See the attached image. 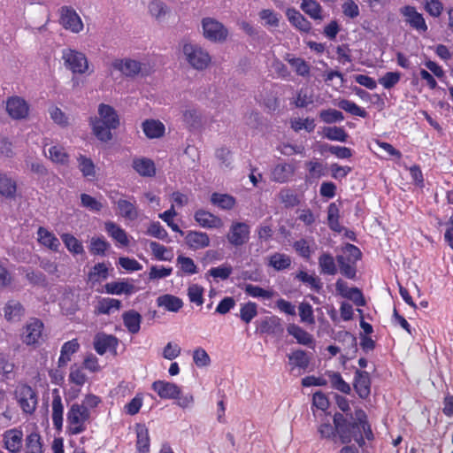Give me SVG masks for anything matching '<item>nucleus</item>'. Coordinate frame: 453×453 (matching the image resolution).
Wrapping results in <instances>:
<instances>
[{
  "instance_id": "a211bd4d",
  "label": "nucleus",
  "mask_w": 453,
  "mask_h": 453,
  "mask_svg": "<svg viewBox=\"0 0 453 453\" xmlns=\"http://www.w3.org/2000/svg\"><path fill=\"white\" fill-rule=\"evenodd\" d=\"M151 388L162 399H173L180 395V388L170 381L166 380H156L152 383Z\"/></svg>"
},
{
  "instance_id": "473e14b6",
  "label": "nucleus",
  "mask_w": 453,
  "mask_h": 453,
  "mask_svg": "<svg viewBox=\"0 0 453 453\" xmlns=\"http://www.w3.org/2000/svg\"><path fill=\"white\" fill-rule=\"evenodd\" d=\"M165 125L155 119H147L142 123V131L150 139L159 138L165 134Z\"/></svg>"
},
{
  "instance_id": "603ef678",
  "label": "nucleus",
  "mask_w": 453,
  "mask_h": 453,
  "mask_svg": "<svg viewBox=\"0 0 453 453\" xmlns=\"http://www.w3.org/2000/svg\"><path fill=\"white\" fill-rule=\"evenodd\" d=\"M61 240L69 252L73 255H82L84 247L80 240L71 234H61Z\"/></svg>"
},
{
  "instance_id": "f704fd0d",
  "label": "nucleus",
  "mask_w": 453,
  "mask_h": 453,
  "mask_svg": "<svg viewBox=\"0 0 453 453\" xmlns=\"http://www.w3.org/2000/svg\"><path fill=\"white\" fill-rule=\"evenodd\" d=\"M319 267L321 274L335 275L337 273L335 259L329 252H323L319 256Z\"/></svg>"
},
{
  "instance_id": "7c9ffc66",
  "label": "nucleus",
  "mask_w": 453,
  "mask_h": 453,
  "mask_svg": "<svg viewBox=\"0 0 453 453\" xmlns=\"http://www.w3.org/2000/svg\"><path fill=\"white\" fill-rule=\"evenodd\" d=\"M288 334L292 335L299 344L308 347L314 346V339L311 334L296 324H290L287 327Z\"/></svg>"
},
{
  "instance_id": "a19ab883",
  "label": "nucleus",
  "mask_w": 453,
  "mask_h": 453,
  "mask_svg": "<svg viewBox=\"0 0 453 453\" xmlns=\"http://www.w3.org/2000/svg\"><path fill=\"white\" fill-rule=\"evenodd\" d=\"M285 60L291 65L297 75L302 77H308L310 75L311 66L304 59L287 54Z\"/></svg>"
},
{
  "instance_id": "c85d7f7f",
  "label": "nucleus",
  "mask_w": 453,
  "mask_h": 453,
  "mask_svg": "<svg viewBox=\"0 0 453 453\" xmlns=\"http://www.w3.org/2000/svg\"><path fill=\"white\" fill-rule=\"evenodd\" d=\"M105 293L109 295L120 296L122 294L130 296L135 292V287L134 284L128 282L126 280L120 281H111L104 285Z\"/></svg>"
},
{
  "instance_id": "de8ad7c7",
  "label": "nucleus",
  "mask_w": 453,
  "mask_h": 453,
  "mask_svg": "<svg viewBox=\"0 0 453 453\" xmlns=\"http://www.w3.org/2000/svg\"><path fill=\"white\" fill-rule=\"evenodd\" d=\"M326 375L329 378L331 387L343 394L349 395L351 392L350 385L346 382L340 372L327 371Z\"/></svg>"
},
{
  "instance_id": "6e6d98bb",
  "label": "nucleus",
  "mask_w": 453,
  "mask_h": 453,
  "mask_svg": "<svg viewBox=\"0 0 453 453\" xmlns=\"http://www.w3.org/2000/svg\"><path fill=\"white\" fill-rule=\"evenodd\" d=\"M176 263L183 274L193 275L198 273L197 266L191 257L179 255Z\"/></svg>"
},
{
  "instance_id": "864d4df0",
  "label": "nucleus",
  "mask_w": 453,
  "mask_h": 453,
  "mask_svg": "<svg viewBox=\"0 0 453 453\" xmlns=\"http://www.w3.org/2000/svg\"><path fill=\"white\" fill-rule=\"evenodd\" d=\"M49 158L57 164L67 165L69 162V155L61 145H53L48 150Z\"/></svg>"
},
{
  "instance_id": "79ce46f5",
  "label": "nucleus",
  "mask_w": 453,
  "mask_h": 453,
  "mask_svg": "<svg viewBox=\"0 0 453 453\" xmlns=\"http://www.w3.org/2000/svg\"><path fill=\"white\" fill-rule=\"evenodd\" d=\"M336 261L340 268V273L349 280H354L357 276V263L345 258V255L336 256Z\"/></svg>"
},
{
  "instance_id": "2eb2a0df",
  "label": "nucleus",
  "mask_w": 453,
  "mask_h": 453,
  "mask_svg": "<svg viewBox=\"0 0 453 453\" xmlns=\"http://www.w3.org/2000/svg\"><path fill=\"white\" fill-rule=\"evenodd\" d=\"M336 292L342 297L351 300L357 306L365 304L363 294L358 288L349 287L348 283L342 279H338L335 282Z\"/></svg>"
},
{
  "instance_id": "052dcab7",
  "label": "nucleus",
  "mask_w": 453,
  "mask_h": 453,
  "mask_svg": "<svg viewBox=\"0 0 453 453\" xmlns=\"http://www.w3.org/2000/svg\"><path fill=\"white\" fill-rule=\"evenodd\" d=\"M246 295L254 298H263L265 300L271 299L273 296V292L271 290L264 289L263 288L253 285L246 284L243 288Z\"/></svg>"
},
{
  "instance_id": "bf43d9fd",
  "label": "nucleus",
  "mask_w": 453,
  "mask_h": 453,
  "mask_svg": "<svg viewBox=\"0 0 453 453\" xmlns=\"http://www.w3.org/2000/svg\"><path fill=\"white\" fill-rule=\"evenodd\" d=\"M110 248V243L104 237H92L88 247L92 255L105 256L106 250Z\"/></svg>"
},
{
  "instance_id": "7ed1b4c3",
  "label": "nucleus",
  "mask_w": 453,
  "mask_h": 453,
  "mask_svg": "<svg viewBox=\"0 0 453 453\" xmlns=\"http://www.w3.org/2000/svg\"><path fill=\"white\" fill-rule=\"evenodd\" d=\"M92 416L79 403H73L67 410L66 430L70 436L84 433L90 423Z\"/></svg>"
},
{
  "instance_id": "58836bf2",
  "label": "nucleus",
  "mask_w": 453,
  "mask_h": 453,
  "mask_svg": "<svg viewBox=\"0 0 453 453\" xmlns=\"http://www.w3.org/2000/svg\"><path fill=\"white\" fill-rule=\"evenodd\" d=\"M38 241L43 246L57 251L60 246L59 240L55 234L43 226H40L37 231Z\"/></svg>"
},
{
  "instance_id": "5701e85b",
  "label": "nucleus",
  "mask_w": 453,
  "mask_h": 453,
  "mask_svg": "<svg viewBox=\"0 0 453 453\" xmlns=\"http://www.w3.org/2000/svg\"><path fill=\"white\" fill-rule=\"evenodd\" d=\"M4 319L9 322H19L25 315V308L20 302L11 299L3 308Z\"/></svg>"
},
{
  "instance_id": "a18cd8bd",
  "label": "nucleus",
  "mask_w": 453,
  "mask_h": 453,
  "mask_svg": "<svg viewBox=\"0 0 453 453\" xmlns=\"http://www.w3.org/2000/svg\"><path fill=\"white\" fill-rule=\"evenodd\" d=\"M211 203L221 210H232L236 200L231 195L214 192L211 196Z\"/></svg>"
},
{
  "instance_id": "680f3d73",
  "label": "nucleus",
  "mask_w": 453,
  "mask_h": 453,
  "mask_svg": "<svg viewBox=\"0 0 453 453\" xmlns=\"http://www.w3.org/2000/svg\"><path fill=\"white\" fill-rule=\"evenodd\" d=\"M318 432L322 439L331 440L334 442L337 441L336 426L334 422L333 424L329 420L321 422L318 427Z\"/></svg>"
},
{
  "instance_id": "5fc2aeb1",
  "label": "nucleus",
  "mask_w": 453,
  "mask_h": 453,
  "mask_svg": "<svg viewBox=\"0 0 453 453\" xmlns=\"http://www.w3.org/2000/svg\"><path fill=\"white\" fill-rule=\"evenodd\" d=\"M340 219V210L338 206L332 203L328 205L327 208V223L328 226L331 230L334 232L341 233L342 232V226L339 221Z\"/></svg>"
},
{
  "instance_id": "f03ea898",
  "label": "nucleus",
  "mask_w": 453,
  "mask_h": 453,
  "mask_svg": "<svg viewBox=\"0 0 453 453\" xmlns=\"http://www.w3.org/2000/svg\"><path fill=\"white\" fill-rule=\"evenodd\" d=\"M119 117L116 110L105 104L98 105V117L90 118L94 135L101 142H109L112 139L111 130L119 126Z\"/></svg>"
},
{
  "instance_id": "49530a36",
  "label": "nucleus",
  "mask_w": 453,
  "mask_h": 453,
  "mask_svg": "<svg viewBox=\"0 0 453 453\" xmlns=\"http://www.w3.org/2000/svg\"><path fill=\"white\" fill-rule=\"evenodd\" d=\"M322 135L329 141H335L340 142H347L349 137L345 129L342 127H324Z\"/></svg>"
},
{
  "instance_id": "2f4dec72",
  "label": "nucleus",
  "mask_w": 453,
  "mask_h": 453,
  "mask_svg": "<svg viewBox=\"0 0 453 453\" xmlns=\"http://www.w3.org/2000/svg\"><path fill=\"white\" fill-rule=\"evenodd\" d=\"M157 304L168 311L177 312L182 308L183 302L178 296L165 294L157 298Z\"/></svg>"
},
{
  "instance_id": "13d9d810",
  "label": "nucleus",
  "mask_w": 453,
  "mask_h": 453,
  "mask_svg": "<svg viewBox=\"0 0 453 453\" xmlns=\"http://www.w3.org/2000/svg\"><path fill=\"white\" fill-rule=\"evenodd\" d=\"M257 315V304L254 302H248L241 305L239 317L245 324H250Z\"/></svg>"
},
{
  "instance_id": "e2e57ef3",
  "label": "nucleus",
  "mask_w": 453,
  "mask_h": 453,
  "mask_svg": "<svg viewBox=\"0 0 453 453\" xmlns=\"http://www.w3.org/2000/svg\"><path fill=\"white\" fill-rule=\"evenodd\" d=\"M338 106L351 115L361 118H365L367 116L366 111L352 101L342 99L338 103Z\"/></svg>"
},
{
  "instance_id": "f257e3e1",
  "label": "nucleus",
  "mask_w": 453,
  "mask_h": 453,
  "mask_svg": "<svg viewBox=\"0 0 453 453\" xmlns=\"http://www.w3.org/2000/svg\"><path fill=\"white\" fill-rule=\"evenodd\" d=\"M357 421H352V414L349 413V418L341 412H335L333 421L336 426L337 441L342 444H348L354 440L359 447L365 444V438L368 441L373 440V434L367 417L363 410H357L355 412Z\"/></svg>"
},
{
  "instance_id": "20e7f679",
  "label": "nucleus",
  "mask_w": 453,
  "mask_h": 453,
  "mask_svg": "<svg viewBox=\"0 0 453 453\" xmlns=\"http://www.w3.org/2000/svg\"><path fill=\"white\" fill-rule=\"evenodd\" d=\"M15 399L25 414L35 413L38 405V394L27 384L18 385L14 391Z\"/></svg>"
},
{
  "instance_id": "3c124183",
  "label": "nucleus",
  "mask_w": 453,
  "mask_h": 453,
  "mask_svg": "<svg viewBox=\"0 0 453 453\" xmlns=\"http://www.w3.org/2000/svg\"><path fill=\"white\" fill-rule=\"evenodd\" d=\"M136 449L139 453H149L150 452V436L149 431L144 426H137L136 429Z\"/></svg>"
},
{
  "instance_id": "8fccbe9b",
  "label": "nucleus",
  "mask_w": 453,
  "mask_h": 453,
  "mask_svg": "<svg viewBox=\"0 0 453 453\" xmlns=\"http://www.w3.org/2000/svg\"><path fill=\"white\" fill-rule=\"evenodd\" d=\"M296 279L304 284H307L311 290L317 293H319L323 288V283L320 278L316 275L309 274L305 271L298 272L296 275Z\"/></svg>"
},
{
  "instance_id": "c756f323",
  "label": "nucleus",
  "mask_w": 453,
  "mask_h": 453,
  "mask_svg": "<svg viewBox=\"0 0 453 453\" xmlns=\"http://www.w3.org/2000/svg\"><path fill=\"white\" fill-rule=\"evenodd\" d=\"M122 320L125 327L131 334H136L141 329L142 316L134 311L129 310L122 314Z\"/></svg>"
},
{
  "instance_id": "e433bc0d",
  "label": "nucleus",
  "mask_w": 453,
  "mask_h": 453,
  "mask_svg": "<svg viewBox=\"0 0 453 453\" xmlns=\"http://www.w3.org/2000/svg\"><path fill=\"white\" fill-rule=\"evenodd\" d=\"M292 259L290 256L275 252L269 256L267 265L273 267L275 271H284L291 266Z\"/></svg>"
},
{
  "instance_id": "f3484780",
  "label": "nucleus",
  "mask_w": 453,
  "mask_h": 453,
  "mask_svg": "<svg viewBox=\"0 0 453 453\" xmlns=\"http://www.w3.org/2000/svg\"><path fill=\"white\" fill-rule=\"evenodd\" d=\"M4 447L10 453H19L22 449L23 432L18 428L6 430L3 434Z\"/></svg>"
},
{
  "instance_id": "ea45409f",
  "label": "nucleus",
  "mask_w": 453,
  "mask_h": 453,
  "mask_svg": "<svg viewBox=\"0 0 453 453\" xmlns=\"http://www.w3.org/2000/svg\"><path fill=\"white\" fill-rule=\"evenodd\" d=\"M293 249L302 258L309 260L314 252L315 242L313 240L309 241L305 238H301L294 242Z\"/></svg>"
},
{
  "instance_id": "f8f14e48",
  "label": "nucleus",
  "mask_w": 453,
  "mask_h": 453,
  "mask_svg": "<svg viewBox=\"0 0 453 453\" xmlns=\"http://www.w3.org/2000/svg\"><path fill=\"white\" fill-rule=\"evenodd\" d=\"M94 349L99 355H104L107 351L116 354L119 345V339L111 334L99 333L94 338Z\"/></svg>"
},
{
  "instance_id": "0eeeda50",
  "label": "nucleus",
  "mask_w": 453,
  "mask_h": 453,
  "mask_svg": "<svg viewBox=\"0 0 453 453\" xmlns=\"http://www.w3.org/2000/svg\"><path fill=\"white\" fill-rule=\"evenodd\" d=\"M202 27L203 36L213 42H224L228 35V30L225 26L212 18H203Z\"/></svg>"
},
{
  "instance_id": "37998d69",
  "label": "nucleus",
  "mask_w": 453,
  "mask_h": 453,
  "mask_svg": "<svg viewBox=\"0 0 453 453\" xmlns=\"http://www.w3.org/2000/svg\"><path fill=\"white\" fill-rule=\"evenodd\" d=\"M17 183L8 174L0 173V195L6 198L15 196Z\"/></svg>"
},
{
  "instance_id": "412c9836",
  "label": "nucleus",
  "mask_w": 453,
  "mask_h": 453,
  "mask_svg": "<svg viewBox=\"0 0 453 453\" xmlns=\"http://www.w3.org/2000/svg\"><path fill=\"white\" fill-rule=\"evenodd\" d=\"M194 219L203 228H219L223 226V221L219 217L203 209H199L195 212Z\"/></svg>"
},
{
  "instance_id": "423d86ee",
  "label": "nucleus",
  "mask_w": 453,
  "mask_h": 453,
  "mask_svg": "<svg viewBox=\"0 0 453 453\" xmlns=\"http://www.w3.org/2000/svg\"><path fill=\"white\" fill-rule=\"evenodd\" d=\"M183 53L187 61L196 70H203L211 63L209 53L197 44H184Z\"/></svg>"
},
{
  "instance_id": "bb28decb",
  "label": "nucleus",
  "mask_w": 453,
  "mask_h": 453,
  "mask_svg": "<svg viewBox=\"0 0 453 453\" xmlns=\"http://www.w3.org/2000/svg\"><path fill=\"white\" fill-rule=\"evenodd\" d=\"M287 18L290 24L296 29L309 33L311 29V23L295 8H288L286 12Z\"/></svg>"
},
{
  "instance_id": "c9c22d12",
  "label": "nucleus",
  "mask_w": 453,
  "mask_h": 453,
  "mask_svg": "<svg viewBox=\"0 0 453 453\" xmlns=\"http://www.w3.org/2000/svg\"><path fill=\"white\" fill-rule=\"evenodd\" d=\"M80 349V344L77 339H73L65 342L60 350L58 357V366H65L70 360L72 356L76 353Z\"/></svg>"
},
{
  "instance_id": "dca6fc26",
  "label": "nucleus",
  "mask_w": 453,
  "mask_h": 453,
  "mask_svg": "<svg viewBox=\"0 0 453 453\" xmlns=\"http://www.w3.org/2000/svg\"><path fill=\"white\" fill-rule=\"evenodd\" d=\"M6 111L13 119H23L28 115L29 106L19 96H11L6 101Z\"/></svg>"
},
{
  "instance_id": "4468645a",
  "label": "nucleus",
  "mask_w": 453,
  "mask_h": 453,
  "mask_svg": "<svg viewBox=\"0 0 453 453\" xmlns=\"http://www.w3.org/2000/svg\"><path fill=\"white\" fill-rule=\"evenodd\" d=\"M401 13L405 17V21L411 27L419 33L427 31V25L423 15L417 12L414 6L406 5L401 8Z\"/></svg>"
},
{
  "instance_id": "0e129e2a",
  "label": "nucleus",
  "mask_w": 453,
  "mask_h": 453,
  "mask_svg": "<svg viewBox=\"0 0 453 453\" xmlns=\"http://www.w3.org/2000/svg\"><path fill=\"white\" fill-rule=\"evenodd\" d=\"M291 128L296 131L299 132L303 129L307 131L308 133L312 132L315 129L316 124L315 120L311 118L306 119H301V118H295L292 119L290 121Z\"/></svg>"
},
{
  "instance_id": "69168bd1",
  "label": "nucleus",
  "mask_w": 453,
  "mask_h": 453,
  "mask_svg": "<svg viewBox=\"0 0 453 453\" xmlns=\"http://www.w3.org/2000/svg\"><path fill=\"white\" fill-rule=\"evenodd\" d=\"M78 167L84 177H94L96 174L95 165L93 161L83 155L77 157Z\"/></svg>"
},
{
  "instance_id": "ddd939ff",
  "label": "nucleus",
  "mask_w": 453,
  "mask_h": 453,
  "mask_svg": "<svg viewBox=\"0 0 453 453\" xmlns=\"http://www.w3.org/2000/svg\"><path fill=\"white\" fill-rule=\"evenodd\" d=\"M296 170L294 163L280 162L273 167L271 180L277 183H287L293 179Z\"/></svg>"
},
{
  "instance_id": "4be33fe9",
  "label": "nucleus",
  "mask_w": 453,
  "mask_h": 453,
  "mask_svg": "<svg viewBox=\"0 0 453 453\" xmlns=\"http://www.w3.org/2000/svg\"><path fill=\"white\" fill-rule=\"evenodd\" d=\"M115 204L120 217L129 220H134L138 218L139 212L134 197L132 196V201L119 198L115 202Z\"/></svg>"
},
{
  "instance_id": "a878e982",
  "label": "nucleus",
  "mask_w": 453,
  "mask_h": 453,
  "mask_svg": "<svg viewBox=\"0 0 453 453\" xmlns=\"http://www.w3.org/2000/svg\"><path fill=\"white\" fill-rule=\"evenodd\" d=\"M121 302L118 299L111 297H100L95 306V314L96 315H111L119 311Z\"/></svg>"
},
{
  "instance_id": "c03bdc74",
  "label": "nucleus",
  "mask_w": 453,
  "mask_h": 453,
  "mask_svg": "<svg viewBox=\"0 0 453 453\" xmlns=\"http://www.w3.org/2000/svg\"><path fill=\"white\" fill-rule=\"evenodd\" d=\"M300 7L311 19L319 21L323 19L322 8L316 0H302Z\"/></svg>"
},
{
  "instance_id": "72a5a7b5",
  "label": "nucleus",
  "mask_w": 453,
  "mask_h": 453,
  "mask_svg": "<svg viewBox=\"0 0 453 453\" xmlns=\"http://www.w3.org/2000/svg\"><path fill=\"white\" fill-rule=\"evenodd\" d=\"M107 234L121 246L126 247L129 244V239L126 231L114 222L105 223Z\"/></svg>"
},
{
  "instance_id": "b1692460",
  "label": "nucleus",
  "mask_w": 453,
  "mask_h": 453,
  "mask_svg": "<svg viewBox=\"0 0 453 453\" xmlns=\"http://www.w3.org/2000/svg\"><path fill=\"white\" fill-rule=\"evenodd\" d=\"M186 244L194 250H201L210 245V237L204 232L188 231L185 235Z\"/></svg>"
},
{
  "instance_id": "1a4fd4ad",
  "label": "nucleus",
  "mask_w": 453,
  "mask_h": 453,
  "mask_svg": "<svg viewBox=\"0 0 453 453\" xmlns=\"http://www.w3.org/2000/svg\"><path fill=\"white\" fill-rule=\"evenodd\" d=\"M44 325L39 319H30L23 328L21 334L22 342L27 345H35L39 343L42 335Z\"/></svg>"
},
{
  "instance_id": "aec40b11",
  "label": "nucleus",
  "mask_w": 453,
  "mask_h": 453,
  "mask_svg": "<svg viewBox=\"0 0 453 453\" xmlns=\"http://www.w3.org/2000/svg\"><path fill=\"white\" fill-rule=\"evenodd\" d=\"M354 389L362 399H366L371 394V378L367 372L357 370L354 374Z\"/></svg>"
},
{
  "instance_id": "6e6552de",
  "label": "nucleus",
  "mask_w": 453,
  "mask_h": 453,
  "mask_svg": "<svg viewBox=\"0 0 453 453\" xmlns=\"http://www.w3.org/2000/svg\"><path fill=\"white\" fill-rule=\"evenodd\" d=\"M250 237V226L246 222L233 221L229 226L226 239L233 247L239 248L246 244Z\"/></svg>"
},
{
  "instance_id": "774afa93",
  "label": "nucleus",
  "mask_w": 453,
  "mask_h": 453,
  "mask_svg": "<svg viewBox=\"0 0 453 453\" xmlns=\"http://www.w3.org/2000/svg\"><path fill=\"white\" fill-rule=\"evenodd\" d=\"M27 453H43L41 436L32 433L26 438Z\"/></svg>"
},
{
  "instance_id": "338daca9",
  "label": "nucleus",
  "mask_w": 453,
  "mask_h": 453,
  "mask_svg": "<svg viewBox=\"0 0 453 453\" xmlns=\"http://www.w3.org/2000/svg\"><path fill=\"white\" fill-rule=\"evenodd\" d=\"M319 118L326 124L338 123L344 119L342 112L335 109L322 110Z\"/></svg>"
},
{
  "instance_id": "9b49d317",
  "label": "nucleus",
  "mask_w": 453,
  "mask_h": 453,
  "mask_svg": "<svg viewBox=\"0 0 453 453\" xmlns=\"http://www.w3.org/2000/svg\"><path fill=\"white\" fill-rule=\"evenodd\" d=\"M60 23L73 33H80L83 29V23L77 12L71 7L63 6L60 10Z\"/></svg>"
},
{
  "instance_id": "6ab92c4d",
  "label": "nucleus",
  "mask_w": 453,
  "mask_h": 453,
  "mask_svg": "<svg viewBox=\"0 0 453 453\" xmlns=\"http://www.w3.org/2000/svg\"><path fill=\"white\" fill-rule=\"evenodd\" d=\"M111 66L126 77H134L142 71L141 62L131 58L115 59Z\"/></svg>"
},
{
  "instance_id": "4c0bfd02",
  "label": "nucleus",
  "mask_w": 453,
  "mask_h": 453,
  "mask_svg": "<svg viewBox=\"0 0 453 453\" xmlns=\"http://www.w3.org/2000/svg\"><path fill=\"white\" fill-rule=\"evenodd\" d=\"M148 12L157 21H163L170 12V9L162 0H151L148 4Z\"/></svg>"
},
{
  "instance_id": "393cba45",
  "label": "nucleus",
  "mask_w": 453,
  "mask_h": 453,
  "mask_svg": "<svg viewBox=\"0 0 453 453\" xmlns=\"http://www.w3.org/2000/svg\"><path fill=\"white\" fill-rule=\"evenodd\" d=\"M257 329L261 334L276 335L283 331L280 319L276 316L266 317L257 322Z\"/></svg>"
},
{
  "instance_id": "4d7b16f0",
  "label": "nucleus",
  "mask_w": 453,
  "mask_h": 453,
  "mask_svg": "<svg viewBox=\"0 0 453 453\" xmlns=\"http://www.w3.org/2000/svg\"><path fill=\"white\" fill-rule=\"evenodd\" d=\"M182 118L190 128H198L202 124V114L196 108H189L184 111Z\"/></svg>"
},
{
  "instance_id": "9d476101",
  "label": "nucleus",
  "mask_w": 453,
  "mask_h": 453,
  "mask_svg": "<svg viewBox=\"0 0 453 453\" xmlns=\"http://www.w3.org/2000/svg\"><path fill=\"white\" fill-rule=\"evenodd\" d=\"M51 419L54 429L60 433L64 426V403L58 388H53L51 391Z\"/></svg>"
},
{
  "instance_id": "09e8293b",
  "label": "nucleus",
  "mask_w": 453,
  "mask_h": 453,
  "mask_svg": "<svg viewBox=\"0 0 453 453\" xmlns=\"http://www.w3.org/2000/svg\"><path fill=\"white\" fill-rule=\"evenodd\" d=\"M279 201L286 208H293L300 204L301 199L299 196L288 188H282L278 195Z\"/></svg>"
},
{
  "instance_id": "39448f33",
  "label": "nucleus",
  "mask_w": 453,
  "mask_h": 453,
  "mask_svg": "<svg viewBox=\"0 0 453 453\" xmlns=\"http://www.w3.org/2000/svg\"><path fill=\"white\" fill-rule=\"evenodd\" d=\"M65 66L73 73L84 74L88 69V60L83 52L67 48L62 50Z\"/></svg>"
},
{
  "instance_id": "cd10ccee",
  "label": "nucleus",
  "mask_w": 453,
  "mask_h": 453,
  "mask_svg": "<svg viewBox=\"0 0 453 453\" xmlns=\"http://www.w3.org/2000/svg\"><path fill=\"white\" fill-rule=\"evenodd\" d=\"M132 166L142 177H154L156 175L155 163L150 158L135 157L133 159Z\"/></svg>"
}]
</instances>
